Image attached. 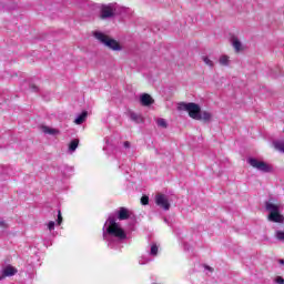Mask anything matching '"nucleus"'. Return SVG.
<instances>
[{
    "label": "nucleus",
    "instance_id": "nucleus-1",
    "mask_svg": "<svg viewBox=\"0 0 284 284\" xmlns=\"http://www.w3.org/2000/svg\"><path fill=\"white\" fill-rule=\"evenodd\" d=\"M102 236L110 250H119L121 243L128 239V233L116 221V216L109 215L102 229Z\"/></svg>",
    "mask_w": 284,
    "mask_h": 284
},
{
    "label": "nucleus",
    "instance_id": "nucleus-2",
    "mask_svg": "<svg viewBox=\"0 0 284 284\" xmlns=\"http://www.w3.org/2000/svg\"><path fill=\"white\" fill-rule=\"evenodd\" d=\"M94 39H97L102 45H105V48H109V50H112L113 52H121L123 50V47L116 41L115 39L110 38L105 33L101 31H95L93 33Z\"/></svg>",
    "mask_w": 284,
    "mask_h": 284
},
{
    "label": "nucleus",
    "instance_id": "nucleus-3",
    "mask_svg": "<svg viewBox=\"0 0 284 284\" xmlns=\"http://www.w3.org/2000/svg\"><path fill=\"white\" fill-rule=\"evenodd\" d=\"M265 209L268 212V221H272L273 223H283L284 217L281 214V205H276L272 202H266Z\"/></svg>",
    "mask_w": 284,
    "mask_h": 284
},
{
    "label": "nucleus",
    "instance_id": "nucleus-4",
    "mask_svg": "<svg viewBox=\"0 0 284 284\" xmlns=\"http://www.w3.org/2000/svg\"><path fill=\"white\" fill-rule=\"evenodd\" d=\"M191 119L195 121H210L212 119V113L207 111H202L201 108H185L184 109Z\"/></svg>",
    "mask_w": 284,
    "mask_h": 284
},
{
    "label": "nucleus",
    "instance_id": "nucleus-5",
    "mask_svg": "<svg viewBox=\"0 0 284 284\" xmlns=\"http://www.w3.org/2000/svg\"><path fill=\"white\" fill-rule=\"evenodd\" d=\"M116 8H119L116 3L102 4L100 9V19H114V17H116Z\"/></svg>",
    "mask_w": 284,
    "mask_h": 284
},
{
    "label": "nucleus",
    "instance_id": "nucleus-6",
    "mask_svg": "<svg viewBox=\"0 0 284 284\" xmlns=\"http://www.w3.org/2000/svg\"><path fill=\"white\" fill-rule=\"evenodd\" d=\"M247 163L251 165V168L258 170V172H264L265 174L272 172V170H273L272 165H270L266 162H263L256 158H250L247 160Z\"/></svg>",
    "mask_w": 284,
    "mask_h": 284
},
{
    "label": "nucleus",
    "instance_id": "nucleus-7",
    "mask_svg": "<svg viewBox=\"0 0 284 284\" xmlns=\"http://www.w3.org/2000/svg\"><path fill=\"white\" fill-rule=\"evenodd\" d=\"M155 203L159 207L168 212L170 210V200L165 194H158L155 195Z\"/></svg>",
    "mask_w": 284,
    "mask_h": 284
},
{
    "label": "nucleus",
    "instance_id": "nucleus-8",
    "mask_svg": "<svg viewBox=\"0 0 284 284\" xmlns=\"http://www.w3.org/2000/svg\"><path fill=\"white\" fill-rule=\"evenodd\" d=\"M140 104L144 108H150L151 105H154V98L150 95V93H141L139 97Z\"/></svg>",
    "mask_w": 284,
    "mask_h": 284
},
{
    "label": "nucleus",
    "instance_id": "nucleus-9",
    "mask_svg": "<svg viewBox=\"0 0 284 284\" xmlns=\"http://www.w3.org/2000/svg\"><path fill=\"white\" fill-rule=\"evenodd\" d=\"M111 216H115L116 221H128V219H130V210L120 207L114 214H111Z\"/></svg>",
    "mask_w": 284,
    "mask_h": 284
},
{
    "label": "nucleus",
    "instance_id": "nucleus-10",
    "mask_svg": "<svg viewBox=\"0 0 284 284\" xmlns=\"http://www.w3.org/2000/svg\"><path fill=\"white\" fill-rule=\"evenodd\" d=\"M88 116H90V112L87 110H83L81 113H78L75 115L73 123H75V125H83V123L88 121Z\"/></svg>",
    "mask_w": 284,
    "mask_h": 284
},
{
    "label": "nucleus",
    "instance_id": "nucleus-11",
    "mask_svg": "<svg viewBox=\"0 0 284 284\" xmlns=\"http://www.w3.org/2000/svg\"><path fill=\"white\" fill-rule=\"evenodd\" d=\"M40 130L43 132V134H49V136H57L60 134L59 129L50 128L48 125H41Z\"/></svg>",
    "mask_w": 284,
    "mask_h": 284
},
{
    "label": "nucleus",
    "instance_id": "nucleus-12",
    "mask_svg": "<svg viewBox=\"0 0 284 284\" xmlns=\"http://www.w3.org/2000/svg\"><path fill=\"white\" fill-rule=\"evenodd\" d=\"M14 274H17V268H14L11 265H8L3 268L2 276H0V281L6 278V276H14Z\"/></svg>",
    "mask_w": 284,
    "mask_h": 284
},
{
    "label": "nucleus",
    "instance_id": "nucleus-13",
    "mask_svg": "<svg viewBox=\"0 0 284 284\" xmlns=\"http://www.w3.org/2000/svg\"><path fill=\"white\" fill-rule=\"evenodd\" d=\"M129 116H130L131 121H134V123H143V115L142 114L129 111Z\"/></svg>",
    "mask_w": 284,
    "mask_h": 284
},
{
    "label": "nucleus",
    "instance_id": "nucleus-14",
    "mask_svg": "<svg viewBox=\"0 0 284 284\" xmlns=\"http://www.w3.org/2000/svg\"><path fill=\"white\" fill-rule=\"evenodd\" d=\"M159 254V245H156V243H151L150 244V251H149V256H158Z\"/></svg>",
    "mask_w": 284,
    "mask_h": 284
},
{
    "label": "nucleus",
    "instance_id": "nucleus-15",
    "mask_svg": "<svg viewBox=\"0 0 284 284\" xmlns=\"http://www.w3.org/2000/svg\"><path fill=\"white\" fill-rule=\"evenodd\" d=\"M178 108H201L199 104L194 103V102H178L176 103Z\"/></svg>",
    "mask_w": 284,
    "mask_h": 284
},
{
    "label": "nucleus",
    "instance_id": "nucleus-16",
    "mask_svg": "<svg viewBox=\"0 0 284 284\" xmlns=\"http://www.w3.org/2000/svg\"><path fill=\"white\" fill-rule=\"evenodd\" d=\"M232 45H233L235 52H241V48H243V44L239 41V38L232 39Z\"/></svg>",
    "mask_w": 284,
    "mask_h": 284
},
{
    "label": "nucleus",
    "instance_id": "nucleus-17",
    "mask_svg": "<svg viewBox=\"0 0 284 284\" xmlns=\"http://www.w3.org/2000/svg\"><path fill=\"white\" fill-rule=\"evenodd\" d=\"M77 148H79V140L74 139L69 144V152H77Z\"/></svg>",
    "mask_w": 284,
    "mask_h": 284
},
{
    "label": "nucleus",
    "instance_id": "nucleus-18",
    "mask_svg": "<svg viewBox=\"0 0 284 284\" xmlns=\"http://www.w3.org/2000/svg\"><path fill=\"white\" fill-rule=\"evenodd\" d=\"M148 263H152V258L143 255L139 260V265H148Z\"/></svg>",
    "mask_w": 284,
    "mask_h": 284
},
{
    "label": "nucleus",
    "instance_id": "nucleus-19",
    "mask_svg": "<svg viewBox=\"0 0 284 284\" xmlns=\"http://www.w3.org/2000/svg\"><path fill=\"white\" fill-rule=\"evenodd\" d=\"M220 65H230V57L227 55H222L220 57Z\"/></svg>",
    "mask_w": 284,
    "mask_h": 284
},
{
    "label": "nucleus",
    "instance_id": "nucleus-20",
    "mask_svg": "<svg viewBox=\"0 0 284 284\" xmlns=\"http://www.w3.org/2000/svg\"><path fill=\"white\" fill-rule=\"evenodd\" d=\"M275 150H278V152H284V142L276 141L273 143Z\"/></svg>",
    "mask_w": 284,
    "mask_h": 284
},
{
    "label": "nucleus",
    "instance_id": "nucleus-21",
    "mask_svg": "<svg viewBox=\"0 0 284 284\" xmlns=\"http://www.w3.org/2000/svg\"><path fill=\"white\" fill-rule=\"evenodd\" d=\"M202 61H204L205 65H209V68H212L214 65V62L210 60V58L206 55L202 57Z\"/></svg>",
    "mask_w": 284,
    "mask_h": 284
},
{
    "label": "nucleus",
    "instance_id": "nucleus-22",
    "mask_svg": "<svg viewBox=\"0 0 284 284\" xmlns=\"http://www.w3.org/2000/svg\"><path fill=\"white\" fill-rule=\"evenodd\" d=\"M275 239H277V241H281L282 243H284V231H276Z\"/></svg>",
    "mask_w": 284,
    "mask_h": 284
},
{
    "label": "nucleus",
    "instance_id": "nucleus-23",
    "mask_svg": "<svg viewBox=\"0 0 284 284\" xmlns=\"http://www.w3.org/2000/svg\"><path fill=\"white\" fill-rule=\"evenodd\" d=\"M156 123L159 125V128H168V122L165 121V119H158Z\"/></svg>",
    "mask_w": 284,
    "mask_h": 284
},
{
    "label": "nucleus",
    "instance_id": "nucleus-24",
    "mask_svg": "<svg viewBox=\"0 0 284 284\" xmlns=\"http://www.w3.org/2000/svg\"><path fill=\"white\" fill-rule=\"evenodd\" d=\"M141 203H142V205H148V203H150V197H148L146 195L142 196Z\"/></svg>",
    "mask_w": 284,
    "mask_h": 284
},
{
    "label": "nucleus",
    "instance_id": "nucleus-25",
    "mask_svg": "<svg viewBox=\"0 0 284 284\" xmlns=\"http://www.w3.org/2000/svg\"><path fill=\"white\" fill-rule=\"evenodd\" d=\"M29 90L30 92H39V87H37L36 84H29Z\"/></svg>",
    "mask_w": 284,
    "mask_h": 284
},
{
    "label": "nucleus",
    "instance_id": "nucleus-26",
    "mask_svg": "<svg viewBox=\"0 0 284 284\" xmlns=\"http://www.w3.org/2000/svg\"><path fill=\"white\" fill-rule=\"evenodd\" d=\"M63 223V216L61 215V212L58 211V220H57V225H61Z\"/></svg>",
    "mask_w": 284,
    "mask_h": 284
},
{
    "label": "nucleus",
    "instance_id": "nucleus-27",
    "mask_svg": "<svg viewBox=\"0 0 284 284\" xmlns=\"http://www.w3.org/2000/svg\"><path fill=\"white\" fill-rule=\"evenodd\" d=\"M274 283H276V284H284V278L282 276H276L274 278Z\"/></svg>",
    "mask_w": 284,
    "mask_h": 284
},
{
    "label": "nucleus",
    "instance_id": "nucleus-28",
    "mask_svg": "<svg viewBox=\"0 0 284 284\" xmlns=\"http://www.w3.org/2000/svg\"><path fill=\"white\" fill-rule=\"evenodd\" d=\"M54 225H55L54 221H50V222L48 223V230H49L50 232H52V230H54Z\"/></svg>",
    "mask_w": 284,
    "mask_h": 284
},
{
    "label": "nucleus",
    "instance_id": "nucleus-29",
    "mask_svg": "<svg viewBox=\"0 0 284 284\" xmlns=\"http://www.w3.org/2000/svg\"><path fill=\"white\" fill-rule=\"evenodd\" d=\"M0 227H8V224L6 223V221L0 219Z\"/></svg>",
    "mask_w": 284,
    "mask_h": 284
},
{
    "label": "nucleus",
    "instance_id": "nucleus-30",
    "mask_svg": "<svg viewBox=\"0 0 284 284\" xmlns=\"http://www.w3.org/2000/svg\"><path fill=\"white\" fill-rule=\"evenodd\" d=\"M123 148H125V150H130V142L129 141L124 142Z\"/></svg>",
    "mask_w": 284,
    "mask_h": 284
},
{
    "label": "nucleus",
    "instance_id": "nucleus-31",
    "mask_svg": "<svg viewBox=\"0 0 284 284\" xmlns=\"http://www.w3.org/2000/svg\"><path fill=\"white\" fill-rule=\"evenodd\" d=\"M280 265H284V260H278Z\"/></svg>",
    "mask_w": 284,
    "mask_h": 284
},
{
    "label": "nucleus",
    "instance_id": "nucleus-32",
    "mask_svg": "<svg viewBox=\"0 0 284 284\" xmlns=\"http://www.w3.org/2000/svg\"><path fill=\"white\" fill-rule=\"evenodd\" d=\"M205 270H209V272H212V267L205 266Z\"/></svg>",
    "mask_w": 284,
    "mask_h": 284
},
{
    "label": "nucleus",
    "instance_id": "nucleus-33",
    "mask_svg": "<svg viewBox=\"0 0 284 284\" xmlns=\"http://www.w3.org/2000/svg\"><path fill=\"white\" fill-rule=\"evenodd\" d=\"M44 245H48V242H44Z\"/></svg>",
    "mask_w": 284,
    "mask_h": 284
}]
</instances>
